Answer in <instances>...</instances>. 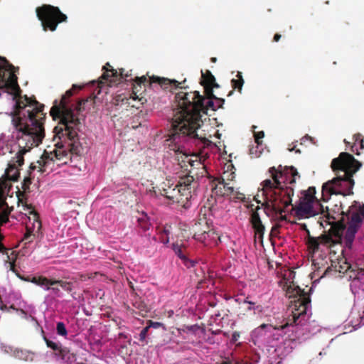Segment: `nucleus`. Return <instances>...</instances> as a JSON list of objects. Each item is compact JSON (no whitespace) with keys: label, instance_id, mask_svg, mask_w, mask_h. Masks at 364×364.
I'll return each instance as SVG.
<instances>
[{"label":"nucleus","instance_id":"1","mask_svg":"<svg viewBox=\"0 0 364 364\" xmlns=\"http://www.w3.org/2000/svg\"><path fill=\"white\" fill-rule=\"evenodd\" d=\"M134 85L133 92L130 97L122 98L121 101L126 104L131 105L130 100L136 101V104H132V107L139 108V105L146 102L144 97H139L137 92L139 91L138 87L141 88V85L146 87H151L152 84L156 83L164 90L169 89L170 91L173 88L178 89V85L184 83L179 82L176 80H170L166 77L159 76H151L149 79L143 75L141 77H136ZM179 91L175 95L174 100L172 103L173 115L172 122L175 127V134H173V139L176 140L178 136L187 137V136H198L197 130L201 127L203 122L202 120L203 114H207L209 109L216 110L217 106L215 105L214 99H206L201 95L198 91H188V87L181 86Z\"/></svg>","mask_w":364,"mask_h":364},{"label":"nucleus","instance_id":"2","mask_svg":"<svg viewBox=\"0 0 364 364\" xmlns=\"http://www.w3.org/2000/svg\"><path fill=\"white\" fill-rule=\"evenodd\" d=\"M271 178L264 180L261 183V191L264 196V202L262 204L264 213L269 215L271 213L279 216V221L287 220L283 215L285 209L291 204V197L294 196L293 186L296 178L300 176L294 166H272L269 168Z\"/></svg>","mask_w":364,"mask_h":364},{"label":"nucleus","instance_id":"3","mask_svg":"<svg viewBox=\"0 0 364 364\" xmlns=\"http://www.w3.org/2000/svg\"><path fill=\"white\" fill-rule=\"evenodd\" d=\"M26 105L18 103L12 115L11 122L18 131V141L20 147L16 155L18 166L23 163V155L31 148L38 146L44 138V130L41 122L35 118L36 112H41L37 102L26 99Z\"/></svg>","mask_w":364,"mask_h":364},{"label":"nucleus","instance_id":"4","mask_svg":"<svg viewBox=\"0 0 364 364\" xmlns=\"http://www.w3.org/2000/svg\"><path fill=\"white\" fill-rule=\"evenodd\" d=\"M361 166L359 161L347 152H341L338 157L333 159L331 166L336 176L323 184V200L327 201L331 195H353L355 184L353 176Z\"/></svg>","mask_w":364,"mask_h":364},{"label":"nucleus","instance_id":"5","mask_svg":"<svg viewBox=\"0 0 364 364\" xmlns=\"http://www.w3.org/2000/svg\"><path fill=\"white\" fill-rule=\"evenodd\" d=\"M199 186L198 181L193 175H184L179 177L176 185L167 180L159 188L160 195L164 196L172 203H178L184 208L190 206V200L196 195Z\"/></svg>","mask_w":364,"mask_h":364},{"label":"nucleus","instance_id":"6","mask_svg":"<svg viewBox=\"0 0 364 364\" xmlns=\"http://www.w3.org/2000/svg\"><path fill=\"white\" fill-rule=\"evenodd\" d=\"M171 127L169 139H168V141H170L171 143L168 144V146L170 150H172L175 152L176 155V159L177 160L178 165L181 168L185 170H188V167L191 166V169L188 170V173L187 175L195 173L196 175H200L201 176H203L207 173L205 165L200 161L192 160L190 158V156L185 153V149L181 144L190 140H193L194 141H198L204 145L206 144V142L208 141V140L205 136V134L202 135L198 134V136H187V137H183L182 136H180L177 139L174 140L173 134H175L176 130L173 122H171Z\"/></svg>","mask_w":364,"mask_h":364},{"label":"nucleus","instance_id":"7","mask_svg":"<svg viewBox=\"0 0 364 364\" xmlns=\"http://www.w3.org/2000/svg\"><path fill=\"white\" fill-rule=\"evenodd\" d=\"M306 291L304 289H301L299 286L288 287L287 292L291 294L289 297H294L295 299L291 301L292 304V318H288L285 322L280 326H274V330H284L292 326L294 324L299 325L301 323L299 318L301 316L306 315L308 309L311 306V298L309 291Z\"/></svg>","mask_w":364,"mask_h":364},{"label":"nucleus","instance_id":"8","mask_svg":"<svg viewBox=\"0 0 364 364\" xmlns=\"http://www.w3.org/2000/svg\"><path fill=\"white\" fill-rule=\"evenodd\" d=\"M103 73L97 80H92V89L95 92L97 90V94L102 92L107 93L109 87L119 84L122 80H126L129 76L124 74V69H119V72L112 68L109 63H107L102 68Z\"/></svg>","mask_w":364,"mask_h":364},{"label":"nucleus","instance_id":"9","mask_svg":"<svg viewBox=\"0 0 364 364\" xmlns=\"http://www.w3.org/2000/svg\"><path fill=\"white\" fill-rule=\"evenodd\" d=\"M36 15L44 31L49 29L54 31L60 23L67 19V16L61 13L58 8L50 5H44L36 9Z\"/></svg>","mask_w":364,"mask_h":364},{"label":"nucleus","instance_id":"10","mask_svg":"<svg viewBox=\"0 0 364 364\" xmlns=\"http://www.w3.org/2000/svg\"><path fill=\"white\" fill-rule=\"evenodd\" d=\"M0 87H5L14 100L18 95L16 77L6 60L0 57Z\"/></svg>","mask_w":364,"mask_h":364},{"label":"nucleus","instance_id":"11","mask_svg":"<svg viewBox=\"0 0 364 364\" xmlns=\"http://www.w3.org/2000/svg\"><path fill=\"white\" fill-rule=\"evenodd\" d=\"M18 177V171L15 165L9 164L5 170L4 175L0 178V206L4 204V195L8 193L10 185L7 181H16Z\"/></svg>","mask_w":364,"mask_h":364},{"label":"nucleus","instance_id":"12","mask_svg":"<svg viewBox=\"0 0 364 364\" xmlns=\"http://www.w3.org/2000/svg\"><path fill=\"white\" fill-rule=\"evenodd\" d=\"M73 95L72 90H69L65 92V95L63 96L60 104L62 107L58 106H53L50 110V114L54 119L60 118L62 124H65L66 129H70L72 128L71 123L73 122V117L71 112L64 108L63 100L66 97L71 96Z\"/></svg>","mask_w":364,"mask_h":364},{"label":"nucleus","instance_id":"13","mask_svg":"<svg viewBox=\"0 0 364 364\" xmlns=\"http://www.w3.org/2000/svg\"><path fill=\"white\" fill-rule=\"evenodd\" d=\"M234 192V188L230 183H225L224 178H215L212 184V193L215 196L225 197L230 196Z\"/></svg>","mask_w":364,"mask_h":364},{"label":"nucleus","instance_id":"14","mask_svg":"<svg viewBox=\"0 0 364 364\" xmlns=\"http://www.w3.org/2000/svg\"><path fill=\"white\" fill-rule=\"evenodd\" d=\"M325 217L327 219V223L331 225V228L328 230L329 234L332 235V237H334L335 242H338L341 240L342 235L343 234V231L345 230V225L342 222H333L331 220H334L336 218L333 216L330 215L329 213L327 211L326 214H325Z\"/></svg>","mask_w":364,"mask_h":364},{"label":"nucleus","instance_id":"15","mask_svg":"<svg viewBox=\"0 0 364 364\" xmlns=\"http://www.w3.org/2000/svg\"><path fill=\"white\" fill-rule=\"evenodd\" d=\"M350 209L352 213L348 223L360 227L364 218V204L354 201Z\"/></svg>","mask_w":364,"mask_h":364},{"label":"nucleus","instance_id":"16","mask_svg":"<svg viewBox=\"0 0 364 364\" xmlns=\"http://www.w3.org/2000/svg\"><path fill=\"white\" fill-rule=\"evenodd\" d=\"M313 204L311 202L304 201L300 199V202L297 206L294 208L295 213L299 218H308L317 214L314 210Z\"/></svg>","mask_w":364,"mask_h":364},{"label":"nucleus","instance_id":"17","mask_svg":"<svg viewBox=\"0 0 364 364\" xmlns=\"http://www.w3.org/2000/svg\"><path fill=\"white\" fill-rule=\"evenodd\" d=\"M259 209L260 207L257 206L256 210L252 211L250 217V223L252 224V228L254 229L255 235H257L259 238L262 239L264 234L265 228L262 224L260 216L258 213V210Z\"/></svg>","mask_w":364,"mask_h":364},{"label":"nucleus","instance_id":"18","mask_svg":"<svg viewBox=\"0 0 364 364\" xmlns=\"http://www.w3.org/2000/svg\"><path fill=\"white\" fill-rule=\"evenodd\" d=\"M210 228L209 227L206 218L204 217L203 218H200L197 222H196L191 228V233L193 234V237L197 240L199 237L203 235Z\"/></svg>","mask_w":364,"mask_h":364},{"label":"nucleus","instance_id":"19","mask_svg":"<svg viewBox=\"0 0 364 364\" xmlns=\"http://www.w3.org/2000/svg\"><path fill=\"white\" fill-rule=\"evenodd\" d=\"M220 240V236L213 229L210 228L206 232L199 237L197 241L201 242L205 246H213L218 244Z\"/></svg>","mask_w":364,"mask_h":364},{"label":"nucleus","instance_id":"20","mask_svg":"<svg viewBox=\"0 0 364 364\" xmlns=\"http://www.w3.org/2000/svg\"><path fill=\"white\" fill-rule=\"evenodd\" d=\"M41 282L43 284H39V286L44 290V291H50L51 286H55L56 284H59L64 291H69L71 290V285L69 283L65 282L61 280H56V279H48L46 277H42Z\"/></svg>","mask_w":364,"mask_h":364},{"label":"nucleus","instance_id":"21","mask_svg":"<svg viewBox=\"0 0 364 364\" xmlns=\"http://www.w3.org/2000/svg\"><path fill=\"white\" fill-rule=\"evenodd\" d=\"M26 229L29 232H38L41 228V223L36 213L28 216Z\"/></svg>","mask_w":364,"mask_h":364},{"label":"nucleus","instance_id":"22","mask_svg":"<svg viewBox=\"0 0 364 364\" xmlns=\"http://www.w3.org/2000/svg\"><path fill=\"white\" fill-rule=\"evenodd\" d=\"M56 148L50 153V158L52 160L54 159V157L56 160L63 161L64 159L68 157L69 153L64 148V146L61 143H57L55 144Z\"/></svg>","mask_w":364,"mask_h":364},{"label":"nucleus","instance_id":"23","mask_svg":"<svg viewBox=\"0 0 364 364\" xmlns=\"http://www.w3.org/2000/svg\"><path fill=\"white\" fill-rule=\"evenodd\" d=\"M359 228L360 227L358 226L348 223V227L345 234L346 245L348 247H351L355 238V235L358 232Z\"/></svg>","mask_w":364,"mask_h":364},{"label":"nucleus","instance_id":"24","mask_svg":"<svg viewBox=\"0 0 364 364\" xmlns=\"http://www.w3.org/2000/svg\"><path fill=\"white\" fill-rule=\"evenodd\" d=\"M201 84L202 85H212L215 87H219V85L216 83L215 78L211 72L208 70L205 73L201 71Z\"/></svg>","mask_w":364,"mask_h":364},{"label":"nucleus","instance_id":"25","mask_svg":"<svg viewBox=\"0 0 364 364\" xmlns=\"http://www.w3.org/2000/svg\"><path fill=\"white\" fill-rule=\"evenodd\" d=\"M137 226L142 230V231L146 232L149 230L151 223L149 222V217L144 213L140 214V215L137 218Z\"/></svg>","mask_w":364,"mask_h":364},{"label":"nucleus","instance_id":"26","mask_svg":"<svg viewBox=\"0 0 364 364\" xmlns=\"http://www.w3.org/2000/svg\"><path fill=\"white\" fill-rule=\"evenodd\" d=\"M354 144L351 146V151L355 153L356 155H360V151L356 148L357 144H359L360 149H364V141L360 134H355L353 136Z\"/></svg>","mask_w":364,"mask_h":364},{"label":"nucleus","instance_id":"27","mask_svg":"<svg viewBox=\"0 0 364 364\" xmlns=\"http://www.w3.org/2000/svg\"><path fill=\"white\" fill-rule=\"evenodd\" d=\"M316 192V191L315 187H309L307 191H304L302 192L303 197L301 198V200L311 202L312 203H314L316 201L317 202V199L315 196Z\"/></svg>","mask_w":364,"mask_h":364},{"label":"nucleus","instance_id":"28","mask_svg":"<svg viewBox=\"0 0 364 364\" xmlns=\"http://www.w3.org/2000/svg\"><path fill=\"white\" fill-rule=\"evenodd\" d=\"M236 79L231 80V85L233 90H237L238 92H241L242 86L244 85V80L241 72H237L236 75Z\"/></svg>","mask_w":364,"mask_h":364},{"label":"nucleus","instance_id":"29","mask_svg":"<svg viewBox=\"0 0 364 364\" xmlns=\"http://www.w3.org/2000/svg\"><path fill=\"white\" fill-rule=\"evenodd\" d=\"M308 247L311 250L314 252L318 251L319 248V245L321 244L318 237H313L311 235H309L307 237Z\"/></svg>","mask_w":364,"mask_h":364},{"label":"nucleus","instance_id":"30","mask_svg":"<svg viewBox=\"0 0 364 364\" xmlns=\"http://www.w3.org/2000/svg\"><path fill=\"white\" fill-rule=\"evenodd\" d=\"M2 254L4 257V261L16 262L18 254L15 251L11 250H5Z\"/></svg>","mask_w":364,"mask_h":364},{"label":"nucleus","instance_id":"31","mask_svg":"<svg viewBox=\"0 0 364 364\" xmlns=\"http://www.w3.org/2000/svg\"><path fill=\"white\" fill-rule=\"evenodd\" d=\"M18 206L27 217L36 213L30 205L24 203L23 201L20 200V199H18Z\"/></svg>","mask_w":364,"mask_h":364},{"label":"nucleus","instance_id":"32","mask_svg":"<svg viewBox=\"0 0 364 364\" xmlns=\"http://www.w3.org/2000/svg\"><path fill=\"white\" fill-rule=\"evenodd\" d=\"M338 266L336 265L335 268L339 273H345L351 268V265L346 261L338 262Z\"/></svg>","mask_w":364,"mask_h":364},{"label":"nucleus","instance_id":"33","mask_svg":"<svg viewBox=\"0 0 364 364\" xmlns=\"http://www.w3.org/2000/svg\"><path fill=\"white\" fill-rule=\"evenodd\" d=\"M320 242L323 245H328L331 243H336L335 240L332 237V235L328 233L322 234L321 236L318 237Z\"/></svg>","mask_w":364,"mask_h":364},{"label":"nucleus","instance_id":"34","mask_svg":"<svg viewBox=\"0 0 364 364\" xmlns=\"http://www.w3.org/2000/svg\"><path fill=\"white\" fill-rule=\"evenodd\" d=\"M205 90V96H204L206 99H215L216 97L213 94V88H215V86L212 85H203Z\"/></svg>","mask_w":364,"mask_h":364},{"label":"nucleus","instance_id":"35","mask_svg":"<svg viewBox=\"0 0 364 364\" xmlns=\"http://www.w3.org/2000/svg\"><path fill=\"white\" fill-rule=\"evenodd\" d=\"M173 250L181 260H183L186 257V255L183 253L181 245L178 244H173Z\"/></svg>","mask_w":364,"mask_h":364},{"label":"nucleus","instance_id":"36","mask_svg":"<svg viewBox=\"0 0 364 364\" xmlns=\"http://www.w3.org/2000/svg\"><path fill=\"white\" fill-rule=\"evenodd\" d=\"M57 331L58 335L63 336H66L68 333L65 326L63 322H58L57 323Z\"/></svg>","mask_w":364,"mask_h":364},{"label":"nucleus","instance_id":"37","mask_svg":"<svg viewBox=\"0 0 364 364\" xmlns=\"http://www.w3.org/2000/svg\"><path fill=\"white\" fill-rule=\"evenodd\" d=\"M183 264L187 267V268H191L195 267L196 264L197 263L196 260L191 259L187 257V256L182 260Z\"/></svg>","mask_w":364,"mask_h":364},{"label":"nucleus","instance_id":"38","mask_svg":"<svg viewBox=\"0 0 364 364\" xmlns=\"http://www.w3.org/2000/svg\"><path fill=\"white\" fill-rule=\"evenodd\" d=\"M10 213V210H3L0 213V224L6 223L8 220V215Z\"/></svg>","mask_w":364,"mask_h":364},{"label":"nucleus","instance_id":"39","mask_svg":"<svg viewBox=\"0 0 364 364\" xmlns=\"http://www.w3.org/2000/svg\"><path fill=\"white\" fill-rule=\"evenodd\" d=\"M150 326L144 327L139 333V341L144 342L146 338Z\"/></svg>","mask_w":364,"mask_h":364},{"label":"nucleus","instance_id":"40","mask_svg":"<svg viewBox=\"0 0 364 364\" xmlns=\"http://www.w3.org/2000/svg\"><path fill=\"white\" fill-rule=\"evenodd\" d=\"M17 276H18V277H19L21 279L24 280V281H26V282H28V279H23V277H20L18 274H17ZM41 279H42V277H38V278H36V277H33V278H32L31 280H29V282H31V283L35 284H36V285H38V286H39V284H43L41 282Z\"/></svg>","mask_w":364,"mask_h":364},{"label":"nucleus","instance_id":"41","mask_svg":"<svg viewBox=\"0 0 364 364\" xmlns=\"http://www.w3.org/2000/svg\"><path fill=\"white\" fill-rule=\"evenodd\" d=\"M264 133L262 131L258 132H255L254 136H255V142L257 144H260L262 143L261 139L264 137Z\"/></svg>","mask_w":364,"mask_h":364},{"label":"nucleus","instance_id":"42","mask_svg":"<svg viewBox=\"0 0 364 364\" xmlns=\"http://www.w3.org/2000/svg\"><path fill=\"white\" fill-rule=\"evenodd\" d=\"M134 306L141 311L146 312V305L142 301H136Z\"/></svg>","mask_w":364,"mask_h":364},{"label":"nucleus","instance_id":"43","mask_svg":"<svg viewBox=\"0 0 364 364\" xmlns=\"http://www.w3.org/2000/svg\"><path fill=\"white\" fill-rule=\"evenodd\" d=\"M4 265L6 269L12 271L14 272H15L14 271L15 262L4 261Z\"/></svg>","mask_w":364,"mask_h":364},{"label":"nucleus","instance_id":"44","mask_svg":"<svg viewBox=\"0 0 364 364\" xmlns=\"http://www.w3.org/2000/svg\"><path fill=\"white\" fill-rule=\"evenodd\" d=\"M215 203V199L213 197V196H211L210 198H208L205 207H208L209 209H212Z\"/></svg>","mask_w":364,"mask_h":364},{"label":"nucleus","instance_id":"45","mask_svg":"<svg viewBox=\"0 0 364 364\" xmlns=\"http://www.w3.org/2000/svg\"><path fill=\"white\" fill-rule=\"evenodd\" d=\"M60 289H63L64 290L59 284H56L55 286H51L50 287V290L51 291H53L54 294H58L59 291H60Z\"/></svg>","mask_w":364,"mask_h":364},{"label":"nucleus","instance_id":"46","mask_svg":"<svg viewBox=\"0 0 364 364\" xmlns=\"http://www.w3.org/2000/svg\"><path fill=\"white\" fill-rule=\"evenodd\" d=\"M215 101H216V103H217V108H222L223 107V105L225 102V100L223 98H219V97H215Z\"/></svg>","mask_w":364,"mask_h":364},{"label":"nucleus","instance_id":"47","mask_svg":"<svg viewBox=\"0 0 364 364\" xmlns=\"http://www.w3.org/2000/svg\"><path fill=\"white\" fill-rule=\"evenodd\" d=\"M215 101H216V103H217V108H222L223 107V105L225 102V100L223 98H219V97H215Z\"/></svg>","mask_w":364,"mask_h":364},{"label":"nucleus","instance_id":"48","mask_svg":"<svg viewBox=\"0 0 364 364\" xmlns=\"http://www.w3.org/2000/svg\"><path fill=\"white\" fill-rule=\"evenodd\" d=\"M299 225L300 226V228L303 230H304L306 232L307 237L309 235H311L310 231L307 228V225L305 223H299Z\"/></svg>","mask_w":364,"mask_h":364},{"label":"nucleus","instance_id":"49","mask_svg":"<svg viewBox=\"0 0 364 364\" xmlns=\"http://www.w3.org/2000/svg\"><path fill=\"white\" fill-rule=\"evenodd\" d=\"M240 336V334L239 332H237V331L233 332V333L232 335V341L233 342H236L239 339Z\"/></svg>","mask_w":364,"mask_h":364},{"label":"nucleus","instance_id":"50","mask_svg":"<svg viewBox=\"0 0 364 364\" xmlns=\"http://www.w3.org/2000/svg\"><path fill=\"white\" fill-rule=\"evenodd\" d=\"M160 325H161V323H159V322H153L151 320L149 321V325L148 326H150V327L157 328Z\"/></svg>","mask_w":364,"mask_h":364},{"label":"nucleus","instance_id":"51","mask_svg":"<svg viewBox=\"0 0 364 364\" xmlns=\"http://www.w3.org/2000/svg\"><path fill=\"white\" fill-rule=\"evenodd\" d=\"M280 228L279 225H274L272 228L271 232L274 235H276L277 232H279V228Z\"/></svg>","mask_w":364,"mask_h":364},{"label":"nucleus","instance_id":"52","mask_svg":"<svg viewBox=\"0 0 364 364\" xmlns=\"http://www.w3.org/2000/svg\"><path fill=\"white\" fill-rule=\"evenodd\" d=\"M47 345H48V346L51 347L53 349L58 348V345L55 343L47 341Z\"/></svg>","mask_w":364,"mask_h":364},{"label":"nucleus","instance_id":"53","mask_svg":"<svg viewBox=\"0 0 364 364\" xmlns=\"http://www.w3.org/2000/svg\"><path fill=\"white\" fill-rule=\"evenodd\" d=\"M282 36L279 33H276L274 36V41L275 42H278L280 38H281Z\"/></svg>","mask_w":364,"mask_h":364},{"label":"nucleus","instance_id":"54","mask_svg":"<svg viewBox=\"0 0 364 364\" xmlns=\"http://www.w3.org/2000/svg\"><path fill=\"white\" fill-rule=\"evenodd\" d=\"M245 303H248V304L250 305V306L248 307V309H249V310H251V309H252V305H254V304H255V303H253V302H250V301H246V300L245 301Z\"/></svg>","mask_w":364,"mask_h":364},{"label":"nucleus","instance_id":"55","mask_svg":"<svg viewBox=\"0 0 364 364\" xmlns=\"http://www.w3.org/2000/svg\"><path fill=\"white\" fill-rule=\"evenodd\" d=\"M5 250H6V249L4 248V247L3 246V245L0 242V252H4V250L5 251Z\"/></svg>","mask_w":364,"mask_h":364},{"label":"nucleus","instance_id":"56","mask_svg":"<svg viewBox=\"0 0 364 364\" xmlns=\"http://www.w3.org/2000/svg\"><path fill=\"white\" fill-rule=\"evenodd\" d=\"M210 61L212 63H215L217 61V58L215 57H213L210 58Z\"/></svg>","mask_w":364,"mask_h":364},{"label":"nucleus","instance_id":"57","mask_svg":"<svg viewBox=\"0 0 364 364\" xmlns=\"http://www.w3.org/2000/svg\"><path fill=\"white\" fill-rule=\"evenodd\" d=\"M221 364H232L230 361H223Z\"/></svg>","mask_w":364,"mask_h":364},{"label":"nucleus","instance_id":"58","mask_svg":"<svg viewBox=\"0 0 364 364\" xmlns=\"http://www.w3.org/2000/svg\"><path fill=\"white\" fill-rule=\"evenodd\" d=\"M32 232H29L28 230H27V233L26 234L25 237H28L30 235H31Z\"/></svg>","mask_w":364,"mask_h":364},{"label":"nucleus","instance_id":"59","mask_svg":"<svg viewBox=\"0 0 364 364\" xmlns=\"http://www.w3.org/2000/svg\"><path fill=\"white\" fill-rule=\"evenodd\" d=\"M266 326H267V325H266V324H262V325L260 326V327H261L262 328H264Z\"/></svg>","mask_w":364,"mask_h":364},{"label":"nucleus","instance_id":"60","mask_svg":"<svg viewBox=\"0 0 364 364\" xmlns=\"http://www.w3.org/2000/svg\"><path fill=\"white\" fill-rule=\"evenodd\" d=\"M29 181H30V180H29V178H26L24 179V182H25V183H26V182H29Z\"/></svg>","mask_w":364,"mask_h":364},{"label":"nucleus","instance_id":"61","mask_svg":"<svg viewBox=\"0 0 364 364\" xmlns=\"http://www.w3.org/2000/svg\"><path fill=\"white\" fill-rule=\"evenodd\" d=\"M220 330H218V331L213 332V333H214V334H218V333H220Z\"/></svg>","mask_w":364,"mask_h":364},{"label":"nucleus","instance_id":"62","mask_svg":"<svg viewBox=\"0 0 364 364\" xmlns=\"http://www.w3.org/2000/svg\"><path fill=\"white\" fill-rule=\"evenodd\" d=\"M97 274H97V272H95V275H94V276L92 275V279L95 278V277H96Z\"/></svg>","mask_w":364,"mask_h":364},{"label":"nucleus","instance_id":"63","mask_svg":"<svg viewBox=\"0 0 364 364\" xmlns=\"http://www.w3.org/2000/svg\"><path fill=\"white\" fill-rule=\"evenodd\" d=\"M164 232H166V235H168V230H164Z\"/></svg>","mask_w":364,"mask_h":364},{"label":"nucleus","instance_id":"64","mask_svg":"<svg viewBox=\"0 0 364 364\" xmlns=\"http://www.w3.org/2000/svg\"><path fill=\"white\" fill-rule=\"evenodd\" d=\"M233 92V90L230 91V93L228 94V96H230V95H232V93Z\"/></svg>","mask_w":364,"mask_h":364}]
</instances>
